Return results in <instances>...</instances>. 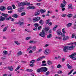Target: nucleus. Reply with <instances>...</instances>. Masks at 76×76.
Instances as JSON below:
<instances>
[{
	"instance_id": "nucleus-1",
	"label": "nucleus",
	"mask_w": 76,
	"mask_h": 76,
	"mask_svg": "<svg viewBox=\"0 0 76 76\" xmlns=\"http://www.w3.org/2000/svg\"><path fill=\"white\" fill-rule=\"evenodd\" d=\"M48 70L47 68L46 67H42L39 68L37 70V73H41V72H46Z\"/></svg>"
},
{
	"instance_id": "nucleus-2",
	"label": "nucleus",
	"mask_w": 76,
	"mask_h": 76,
	"mask_svg": "<svg viewBox=\"0 0 76 76\" xmlns=\"http://www.w3.org/2000/svg\"><path fill=\"white\" fill-rule=\"evenodd\" d=\"M12 18L11 16H9L7 17V18L6 19V18L3 17L2 16L0 17V21L1 22L2 21H4V20H10L12 19Z\"/></svg>"
},
{
	"instance_id": "nucleus-3",
	"label": "nucleus",
	"mask_w": 76,
	"mask_h": 76,
	"mask_svg": "<svg viewBox=\"0 0 76 76\" xmlns=\"http://www.w3.org/2000/svg\"><path fill=\"white\" fill-rule=\"evenodd\" d=\"M30 3H28V2H21L18 4V7H19L21 6H25V5H30Z\"/></svg>"
},
{
	"instance_id": "nucleus-4",
	"label": "nucleus",
	"mask_w": 76,
	"mask_h": 76,
	"mask_svg": "<svg viewBox=\"0 0 76 76\" xmlns=\"http://www.w3.org/2000/svg\"><path fill=\"white\" fill-rule=\"evenodd\" d=\"M45 29L43 28L42 32L40 33L39 35L41 37H45Z\"/></svg>"
},
{
	"instance_id": "nucleus-5",
	"label": "nucleus",
	"mask_w": 76,
	"mask_h": 76,
	"mask_svg": "<svg viewBox=\"0 0 76 76\" xmlns=\"http://www.w3.org/2000/svg\"><path fill=\"white\" fill-rule=\"evenodd\" d=\"M41 18L39 17H36L33 18V20L36 22V21H39V20H40Z\"/></svg>"
},
{
	"instance_id": "nucleus-6",
	"label": "nucleus",
	"mask_w": 76,
	"mask_h": 76,
	"mask_svg": "<svg viewBox=\"0 0 76 76\" xmlns=\"http://www.w3.org/2000/svg\"><path fill=\"white\" fill-rule=\"evenodd\" d=\"M51 52V51H50V49H47L45 50V54L46 55H48L50 54V53Z\"/></svg>"
},
{
	"instance_id": "nucleus-7",
	"label": "nucleus",
	"mask_w": 76,
	"mask_h": 76,
	"mask_svg": "<svg viewBox=\"0 0 76 76\" xmlns=\"http://www.w3.org/2000/svg\"><path fill=\"white\" fill-rule=\"evenodd\" d=\"M24 7H21L19 8L18 9V12H23L24 11Z\"/></svg>"
},
{
	"instance_id": "nucleus-8",
	"label": "nucleus",
	"mask_w": 76,
	"mask_h": 76,
	"mask_svg": "<svg viewBox=\"0 0 76 76\" xmlns=\"http://www.w3.org/2000/svg\"><path fill=\"white\" fill-rule=\"evenodd\" d=\"M76 53L73 54L71 55H70L69 56L70 58H71L72 60H76V58L75 57H74L76 55Z\"/></svg>"
},
{
	"instance_id": "nucleus-9",
	"label": "nucleus",
	"mask_w": 76,
	"mask_h": 76,
	"mask_svg": "<svg viewBox=\"0 0 76 76\" xmlns=\"http://www.w3.org/2000/svg\"><path fill=\"white\" fill-rule=\"evenodd\" d=\"M65 29V28H63V29L62 30V31L64 33L63 34H62L61 35V37H64L65 36H66V31H64V30Z\"/></svg>"
},
{
	"instance_id": "nucleus-10",
	"label": "nucleus",
	"mask_w": 76,
	"mask_h": 76,
	"mask_svg": "<svg viewBox=\"0 0 76 76\" xmlns=\"http://www.w3.org/2000/svg\"><path fill=\"white\" fill-rule=\"evenodd\" d=\"M67 46L68 47V49L69 50H73V48H74V47H75V46H73V45Z\"/></svg>"
},
{
	"instance_id": "nucleus-11",
	"label": "nucleus",
	"mask_w": 76,
	"mask_h": 76,
	"mask_svg": "<svg viewBox=\"0 0 76 76\" xmlns=\"http://www.w3.org/2000/svg\"><path fill=\"white\" fill-rule=\"evenodd\" d=\"M56 33L58 35L60 36L61 35L62 33H61V30L60 29H59L57 31Z\"/></svg>"
},
{
	"instance_id": "nucleus-12",
	"label": "nucleus",
	"mask_w": 76,
	"mask_h": 76,
	"mask_svg": "<svg viewBox=\"0 0 76 76\" xmlns=\"http://www.w3.org/2000/svg\"><path fill=\"white\" fill-rule=\"evenodd\" d=\"M63 51L64 52H67L68 49L67 46H65L63 49Z\"/></svg>"
},
{
	"instance_id": "nucleus-13",
	"label": "nucleus",
	"mask_w": 76,
	"mask_h": 76,
	"mask_svg": "<svg viewBox=\"0 0 76 76\" xmlns=\"http://www.w3.org/2000/svg\"><path fill=\"white\" fill-rule=\"evenodd\" d=\"M40 14V12L39 10H37L36 11V12L35 13L34 15L35 16H38V15H39Z\"/></svg>"
},
{
	"instance_id": "nucleus-14",
	"label": "nucleus",
	"mask_w": 76,
	"mask_h": 76,
	"mask_svg": "<svg viewBox=\"0 0 76 76\" xmlns=\"http://www.w3.org/2000/svg\"><path fill=\"white\" fill-rule=\"evenodd\" d=\"M7 69L11 72H13V66H9L7 67Z\"/></svg>"
},
{
	"instance_id": "nucleus-15",
	"label": "nucleus",
	"mask_w": 76,
	"mask_h": 76,
	"mask_svg": "<svg viewBox=\"0 0 76 76\" xmlns=\"http://www.w3.org/2000/svg\"><path fill=\"white\" fill-rule=\"evenodd\" d=\"M1 15L2 16H4V18H6V19H7V16H9V15L7 14H4L3 13H2L1 14Z\"/></svg>"
},
{
	"instance_id": "nucleus-16",
	"label": "nucleus",
	"mask_w": 76,
	"mask_h": 76,
	"mask_svg": "<svg viewBox=\"0 0 76 76\" xmlns=\"http://www.w3.org/2000/svg\"><path fill=\"white\" fill-rule=\"evenodd\" d=\"M70 38L68 36H66L65 37L63 38V41H65V40H67V39H69Z\"/></svg>"
},
{
	"instance_id": "nucleus-17",
	"label": "nucleus",
	"mask_w": 76,
	"mask_h": 76,
	"mask_svg": "<svg viewBox=\"0 0 76 76\" xmlns=\"http://www.w3.org/2000/svg\"><path fill=\"white\" fill-rule=\"evenodd\" d=\"M14 24H19V25L20 26V25H22L23 24V22H21L20 21H19L18 23H16V22H15V23Z\"/></svg>"
},
{
	"instance_id": "nucleus-18",
	"label": "nucleus",
	"mask_w": 76,
	"mask_h": 76,
	"mask_svg": "<svg viewBox=\"0 0 76 76\" xmlns=\"http://www.w3.org/2000/svg\"><path fill=\"white\" fill-rule=\"evenodd\" d=\"M39 23L41 25H43L44 23V21L42 20L41 19L39 21Z\"/></svg>"
},
{
	"instance_id": "nucleus-19",
	"label": "nucleus",
	"mask_w": 76,
	"mask_h": 76,
	"mask_svg": "<svg viewBox=\"0 0 76 76\" xmlns=\"http://www.w3.org/2000/svg\"><path fill=\"white\" fill-rule=\"evenodd\" d=\"M26 72H30V73H31V72H32V71H33V70L32 69H26Z\"/></svg>"
},
{
	"instance_id": "nucleus-20",
	"label": "nucleus",
	"mask_w": 76,
	"mask_h": 76,
	"mask_svg": "<svg viewBox=\"0 0 76 76\" xmlns=\"http://www.w3.org/2000/svg\"><path fill=\"white\" fill-rule=\"evenodd\" d=\"M4 9H6V8L4 7V6H1L0 7V10H1V11H3V10H5Z\"/></svg>"
},
{
	"instance_id": "nucleus-21",
	"label": "nucleus",
	"mask_w": 76,
	"mask_h": 76,
	"mask_svg": "<svg viewBox=\"0 0 76 76\" xmlns=\"http://www.w3.org/2000/svg\"><path fill=\"white\" fill-rule=\"evenodd\" d=\"M72 25V23H69L66 25V26L67 28H70Z\"/></svg>"
},
{
	"instance_id": "nucleus-22",
	"label": "nucleus",
	"mask_w": 76,
	"mask_h": 76,
	"mask_svg": "<svg viewBox=\"0 0 76 76\" xmlns=\"http://www.w3.org/2000/svg\"><path fill=\"white\" fill-rule=\"evenodd\" d=\"M18 16V15L16 14H14L12 15V17H13V18H17Z\"/></svg>"
},
{
	"instance_id": "nucleus-23",
	"label": "nucleus",
	"mask_w": 76,
	"mask_h": 76,
	"mask_svg": "<svg viewBox=\"0 0 76 76\" xmlns=\"http://www.w3.org/2000/svg\"><path fill=\"white\" fill-rule=\"evenodd\" d=\"M53 62L51 61H50L48 60V61L47 64L49 65H50V64H53Z\"/></svg>"
},
{
	"instance_id": "nucleus-24",
	"label": "nucleus",
	"mask_w": 76,
	"mask_h": 76,
	"mask_svg": "<svg viewBox=\"0 0 76 76\" xmlns=\"http://www.w3.org/2000/svg\"><path fill=\"white\" fill-rule=\"evenodd\" d=\"M40 11L41 13H44L45 12V11H46V10H42V9H41Z\"/></svg>"
},
{
	"instance_id": "nucleus-25",
	"label": "nucleus",
	"mask_w": 76,
	"mask_h": 76,
	"mask_svg": "<svg viewBox=\"0 0 76 76\" xmlns=\"http://www.w3.org/2000/svg\"><path fill=\"white\" fill-rule=\"evenodd\" d=\"M34 26L35 27V28H37L39 26V24L38 23H35L34 24Z\"/></svg>"
},
{
	"instance_id": "nucleus-26",
	"label": "nucleus",
	"mask_w": 76,
	"mask_h": 76,
	"mask_svg": "<svg viewBox=\"0 0 76 76\" xmlns=\"http://www.w3.org/2000/svg\"><path fill=\"white\" fill-rule=\"evenodd\" d=\"M52 37V34H50L48 35L47 36V38H51Z\"/></svg>"
},
{
	"instance_id": "nucleus-27",
	"label": "nucleus",
	"mask_w": 76,
	"mask_h": 76,
	"mask_svg": "<svg viewBox=\"0 0 76 76\" xmlns=\"http://www.w3.org/2000/svg\"><path fill=\"white\" fill-rule=\"evenodd\" d=\"M66 66L68 67V68L69 69H71L72 68V66H71L69 64H67Z\"/></svg>"
},
{
	"instance_id": "nucleus-28",
	"label": "nucleus",
	"mask_w": 76,
	"mask_h": 76,
	"mask_svg": "<svg viewBox=\"0 0 76 76\" xmlns=\"http://www.w3.org/2000/svg\"><path fill=\"white\" fill-rule=\"evenodd\" d=\"M8 28V26H6L3 29V32H5V31H6V30H7Z\"/></svg>"
},
{
	"instance_id": "nucleus-29",
	"label": "nucleus",
	"mask_w": 76,
	"mask_h": 76,
	"mask_svg": "<svg viewBox=\"0 0 76 76\" xmlns=\"http://www.w3.org/2000/svg\"><path fill=\"white\" fill-rule=\"evenodd\" d=\"M12 7L10 6H8L7 8V10H12Z\"/></svg>"
},
{
	"instance_id": "nucleus-30",
	"label": "nucleus",
	"mask_w": 76,
	"mask_h": 76,
	"mask_svg": "<svg viewBox=\"0 0 76 76\" xmlns=\"http://www.w3.org/2000/svg\"><path fill=\"white\" fill-rule=\"evenodd\" d=\"M20 68V66H18L16 69H15V71H17V70H18Z\"/></svg>"
},
{
	"instance_id": "nucleus-31",
	"label": "nucleus",
	"mask_w": 76,
	"mask_h": 76,
	"mask_svg": "<svg viewBox=\"0 0 76 76\" xmlns=\"http://www.w3.org/2000/svg\"><path fill=\"white\" fill-rule=\"evenodd\" d=\"M3 53L4 55H7V51L4 50L3 51Z\"/></svg>"
},
{
	"instance_id": "nucleus-32",
	"label": "nucleus",
	"mask_w": 76,
	"mask_h": 76,
	"mask_svg": "<svg viewBox=\"0 0 76 76\" xmlns=\"http://www.w3.org/2000/svg\"><path fill=\"white\" fill-rule=\"evenodd\" d=\"M20 55H22V52L21 51L18 52L17 53V55L20 56Z\"/></svg>"
},
{
	"instance_id": "nucleus-33",
	"label": "nucleus",
	"mask_w": 76,
	"mask_h": 76,
	"mask_svg": "<svg viewBox=\"0 0 76 76\" xmlns=\"http://www.w3.org/2000/svg\"><path fill=\"white\" fill-rule=\"evenodd\" d=\"M72 16H73V15L72 14H69L67 15L68 18H71V17H72Z\"/></svg>"
},
{
	"instance_id": "nucleus-34",
	"label": "nucleus",
	"mask_w": 76,
	"mask_h": 76,
	"mask_svg": "<svg viewBox=\"0 0 76 76\" xmlns=\"http://www.w3.org/2000/svg\"><path fill=\"white\" fill-rule=\"evenodd\" d=\"M58 26V25H56L53 28V30H54V31H55V30H56V28H57Z\"/></svg>"
},
{
	"instance_id": "nucleus-35",
	"label": "nucleus",
	"mask_w": 76,
	"mask_h": 76,
	"mask_svg": "<svg viewBox=\"0 0 76 76\" xmlns=\"http://www.w3.org/2000/svg\"><path fill=\"white\" fill-rule=\"evenodd\" d=\"M72 6V4H69L68 5V9H70V8Z\"/></svg>"
},
{
	"instance_id": "nucleus-36",
	"label": "nucleus",
	"mask_w": 76,
	"mask_h": 76,
	"mask_svg": "<svg viewBox=\"0 0 76 76\" xmlns=\"http://www.w3.org/2000/svg\"><path fill=\"white\" fill-rule=\"evenodd\" d=\"M73 71H74V69H72L70 71V72H69L68 74V75H70V74H71V73H72V72H73Z\"/></svg>"
},
{
	"instance_id": "nucleus-37",
	"label": "nucleus",
	"mask_w": 76,
	"mask_h": 76,
	"mask_svg": "<svg viewBox=\"0 0 76 76\" xmlns=\"http://www.w3.org/2000/svg\"><path fill=\"white\" fill-rule=\"evenodd\" d=\"M50 73V71H48L46 72L45 75H46V76H48V75H49V74Z\"/></svg>"
},
{
	"instance_id": "nucleus-38",
	"label": "nucleus",
	"mask_w": 76,
	"mask_h": 76,
	"mask_svg": "<svg viewBox=\"0 0 76 76\" xmlns=\"http://www.w3.org/2000/svg\"><path fill=\"white\" fill-rule=\"evenodd\" d=\"M35 60H32L30 61V63L32 64H34L35 63Z\"/></svg>"
},
{
	"instance_id": "nucleus-39",
	"label": "nucleus",
	"mask_w": 76,
	"mask_h": 76,
	"mask_svg": "<svg viewBox=\"0 0 76 76\" xmlns=\"http://www.w3.org/2000/svg\"><path fill=\"white\" fill-rule=\"evenodd\" d=\"M42 60V58H39L37 60V61H40V60Z\"/></svg>"
},
{
	"instance_id": "nucleus-40",
	"label": "nucleus",
	"mask_w": 76,
	"mask_h": 76,
	"mask_svg": "<svg viewBox=\"0 0 76 76\" xmlns=\"http://www.w3.org/2000/svg\"><path fill=\"white\" fill-rule=\"evenodd\" d=\"M50 19H48L47 20H46L45 23L46 24H48V23H49V21H50Z\"/></svg>"
},
{
	"instance_id": "nucleus-41",
	"label": "nucleus",
	"mask_w": 76,
	"mask_h": 76,
	"mask_svg": "<svg viewBox=\"0 0 76 76\" xmlns=\"http://www.w3.org/2000/svg\"><path fill=\"white\" fill-rule=\"evenodd\" d=\"M14 42H15V44H16L17 45H20V43H18V41H15Z\"/></svg>"
},
{
	"instance_id": "nucleus-42",
	"label": "nucleus",
	"mask_w": 76,
	"mask_h": 76,
	"mask_svg": "<svg viewBox=\"0 0 76 76\" xmlns=\"http://www.w3.org/2000/svg\"><path fill=\"white\" fill-rule=\"evenodd\" d=\"M25 14H26V13H25V12H23V13H22L21 14V16H24V15H25Z\"/></svg>"
},
{
	"instance_id": "nucleus-43",
	"label": "nucleus",
	"mask_w": 76,
	"mask_h": 76,
	"mask_svg": "<svg viewBox=\"0 0 76 76\" xmlns=\"http://www.w3.org/2000/svg\"><path fill=\"white\" fill-rule=\"evenodd\" d=\"M76 42H75L74 43H70L68 45H73L74 44H76Z\"/></svg>"
},
{
	"instance_id": "nucleus-44",
	"label": "nucleus",
	"mask_w": 76,
	"mask_h": 76,
	"mask_svg": "<svg viewBox=\"0 0 76 76\" xmlns=\"http://www.w3.org/2000/svg\"><path fill=\"white\" fill-rule=\"evenodd\" d=\"M62 66L61 65L59 64L57 66V68H60Z\"/></svg>"
},
{
	"instance_id": "nucleus-45",
	"label": "nucleus",
	"mask_w": 76,
	"mask_h": 76,
	"mask_svg": "<svg viewBox=\"0 0 76 76\" xmlns=\"http://www.w3.org/2000/svg\"><path fill=\"white\" fill-rule=\"evenodd\" d=\"M61 7H62V8L64 7H65V5L63 4H61Z\"/></svg>"
},
{
	"instance_id": "nucleus-46",
	"label": "nucleus",
	"mask_w": 76,
	"mask_h": 76,
	"mask_svg": "<svg viewBox=\"0 0 76 76\" xmlns=\"http://www.w3.org/2000/svg\"><path fill=\"white\" fill-rule=\"evenodd\" d=\"M63 2L64 4H65V5H66V4H67V3H66V1L65 0L63 1Z\"/></svg>"
},
{
	"instance_id": "nucleus-47",
	"label": "nucleus",
	"mask_w": 76,
	"mask_h": 76,
	"mask_svg": "<svg viewBox=\"0 0 76 76\" xmlns=\"http://www.w3.org/2000/svg\"><path fill=\"white\" fill-rule=\"evenodd\" d=\"M32 50L33 51H35V50H36V47H35L34 46H33V48H32Z\"/></svg>"
},
{
	"instance_id": "nucleus-48",
	"label": "nucleus",
	"mask_w": 76,
	"mask_h": 76,
	"mask_svg": "<svg viewBox=\"0 0 76 76\" xmlns=\"http://www.w3.org/2000/svg\"><path fill=\"white\" fill-rule=\"evenodd\" d=\"M42 28V27L41 26H40L38 27V29L39 31V30H40V29H41Z\"/></svg>"
},
{
	"instance_id": "nucleus-49",
	"label": "nucleus",
	"mask_w": 76,
	"mask_h": 76,
	"mask_svg": "<svg viewBox=\"0 0 76 76\" xmlns=\"http://www.w3.org/2000/svg\"><path fill=\"white\" fill-rule=\"evenodd\" d=\"M66 14H63L61 16L62 17H66Z\"/></svg>"
},
{
	"instance_id": "nucleus-50",
	"label": "nucleus",
	"mask_w": 76,
	"mask_h": 76,
	"mask_svg": "<svg viewBox=\"0 0 76 76\" xmlns=\"http://www.w3.org/2000/svg\"><path fill=\"white\" fill-rule=\"evenodd\" d=\"M63 72L61 71H58V72H57V73L58 74H60V73H61Z\"/></svg>"
},
{
	"instance_id": "nucleus-51",
	"label": "nucleus",
	"mask_w": 76,
	"mask_h": 76,
	"mask_svg": "<svg viewBox=\"0 0 76 76\" xmlns=\"http://www.w3.org/2000/svg\"><path fill=\"white\" fill-rule=\"evenodd\" d=\"M31 37H27L26 38V40H28L29 39H30Z\"/></svg>"
},
{
	"instance_id": "nucleus-52",
	"label": "nucleus",
	"mask_w": 76,
	"mask_h": 76,
	"mask_svg": "<svg viewBox=\"0 0 76 76\" xmlns=\"http://www.w3.org/2000/svg\"><path fill=\"white\" fill-rule=\"evenodd\" d=\"M75 36V34H72V38H74Z\"/></svg>"
},
{
	"instance_id": "nucleus-53",
	"label": "nucleus",
	"mask_w": 76,
	"mask_h": 76,
	"mask_svg": "<svg viewBox=\"0 0 76 76\" xmlns=\"http://www.w3.org/2000/svg\"><path fill=\"white\" fill-rule=\"evenodd\" d=\"M65 58H63L61 60L62 62H64V61H65Z\"/></svg>"
},
{
	"instance_id": "nucleus-54",
	"label": "nucleus",
	"mask_w": 76,
	"mask_h": 76,
	"mask_svg": "<svg viewBox=\"0 0 76 76\" xmlns=\"http://www.w3.org/2000/svg\"><path fill=\"white\" fill-rule=\"evenodd\" d=\"M31 48H32V47H30L27 49V51L28 50H31Z\"/></svg>"
},
{
	"instance_id": "nucleus-55",
	"label": "nucleus",
	"mask_w": 76,
	"mask_h": 76,
	"mask_svg": "<svg viewBox=\"0 0 76 76\" xmlns=\"http://www.w3.org/2000/svg\"><path fill=\"white\" fill-rule=\"evenodd\" d=\"M12 7H13L14 9H16V7L15 6V5H12Z\"/></svg>"
},
{
	"instance_id": "nucleus-56",
	"label": "nucleus",
	"mask_w": 76,
	"mask_h": 76,
	"mask_svg": "<svg viewBox=\"0 0 76 76\" xmlns=\"http://www.w3.org/2000/svg\"><path fill=\"white\" fill-rule=\"evenodd\" d=\"M48 25L49 26H50L51 25H52V23L51 22H50L48 23Z\"/></svg>"
},
{
	"instance_id": "nucleus-57",
	"label": "nucleus",
	"mask_w": 76,
	"mask_h": 76,
	"mask_svg": "<svg viewBox=\"0 0 76 76\" xmlns=\"http://www.w3.org/2000/svg\"><path fill=\"white\" fill-rule=\"evenodd\" d=\"M33 30L34 31H37V28L34 27V28L33 29Z\"/></svg>"
},
{
	"instance_id": "nucleus-58",
	"label": "nucleus",
	"mask_w": 76,
	"mask_h": 76,
	"mask_svg": "<svg viewBox=\"0 0 76 76\" xmlns=\"http://www.w3.org/2000/svg\"><path fill=\"white\" fill-rule=\"evenodd\" d=\"M41 3H37L36 4V5L37 6H40L41 5Z\"/></svg>"
},
{
	"instance_id": "nucleus-59",
	"label": "nucleus",
	"mask_w": 76,
	"mask_h": 76,
	"mask_svg": "<svg viewBox=\"0 0 76 76\" xmlns=\"http://www.w3.org/2000/svg\"><path fill=\"white\" fill-rule=\"evenodd\" d=\"M31 9H35V7L34 6L31 7Z\"/></svg>"
},
{
	"instance_id": "nucleus-60",
	"label": "nucleus",
	"mask_w": 76,
	"mask_h": 76,
	"mask_svg": "<svg viewBox=\"0 0 76 76\" xmlns=\"http://www.w3.org/2000/svg\"><path fill=\"white\" fill-rule=\"evenodd\" d=\"M31 9V7L29 6L27 7V9Z\"/></svg>"
},
{
	"instance_id": "nucleus-61",
	"label": "nucleus",
	"mask_w": 76,
	"mask_h": 76,
	"mask_svg": "<svg viewBox=\"0 0 76 76\" xmlns=\"http://www.w3.org/2000/svg\"><path fill=\"white\" fill-rule=\"evenodd\" d=\"M12 10H10V11H8V12L9 13H12Z\"/></svg>"
},
{
	"instance_id": "nucleus-62",
	"label": "nucleus",
	"mask_w": 76,
	"mask_h": 76,
	"mask_svg": "<svg viewBox=\"0 0 76 76\" xmlns=\"http://www.w3.org/2000/svg\"><path fill=\"white\" fill-rule=\"evenodd\" d=\"M5 58H6L5 56H4L3 57H1V59H2V60H4V59H5Z\"/></svg>"
},
{
	"instance_id": "nucleus-63",
	"label": "nucleus",
	"mask_w": 76,
	"mask_h": 76,
	"mask_svg": "<svg viewBox=\"0 0 76 76\" xmlns=\"http://www.w3.org/2000/svg\"><path fill=\"white\" fill-rule=\"evenodd\" d=\"M33 65H34V64H29L30 66H31V67H33Z\"/></svg>"
},
{
	"instance_id": "nucleus-64",
	"label": "nucleus",
	"mask_w": 76,
	"mask_h": 76,
	"mask_svg": "<svg viewBox=\"0 0 76 76\" xmlns=\"http://www.w3.org/2000/svg\"><path fill=\"white\" fill-rule=\"evenodd\" d=\"M72 28L73 29H76V26H74L72 27Z\"/></svg>"
}]
</instances>
